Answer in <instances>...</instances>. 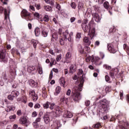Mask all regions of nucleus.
Segmentation results:
<instances>
[{
  "mask_svg": "<svg viewBox=\"0 0 129 129\" xmlns=\"http://www.w3.org/2000/svg\"><path fill=\"white\" fill-rule=\"evenodd\" d=\"M43 106L44 109H48V108L50 109V110H53V111L46 113V114L51 118L59 117V116L62 114V112H63V109L60 106L56 105L55 103L47 101L45 103L43 104Z\"/></svg>",
  "mask_w": 129,
  "mask_h": 129,
  "instance_id": "nucleus-1",
  "label": "nucleus"
},
{
  "mask_svg": "<svg viewBox=\"0 0 129 129\" xmlns=\"http://www.w3.org/2000/svg\"><path fill=\"white\" fill-rule=\"evenodd\" d=\"M80 84L78 86H75L72 91L71 98L75 101L78 102L81 99V94L80 91H82V88L83 87V84L84 83V79L83 78L80 79Z\"/></svg>",
  "mask_w": 129,
  "mask_h": 129,
  "instance_id": "nucleus-2",
  "label": "nucleus"
},
{
  "mask_svg": "<svg viewBox=\"0 0 129 129\" xmlns=\"http://www.w3.org/2000/svg\"><path fill=\"white\" fill-rule=\"evenodd\" d=\"M98 106L103 113H107L109 110V101L106 99L100 100L98 103Z\"/></svg>",
  "mask_w": 129,
  "mask_h": 129,
  "instance_id": "nucleus-3",
  "label": "nucleus"
},
{
  "mask_svg": "<svg viewBox=\"0 0 129 129\" xmlns=\"http://www.w3.org/2000/svg\"><path fill=\"white\" fill-rule=\"evenodd\" d=\"M116 118L118 119L119 125L121 129H129V124L126 121H123V116L122 115H118Z\"/></svg>",
  "mask_w": 129,
  "mask_h": 129,
  "instance_id": "nucleus-4",
  "label": "nucleus"
},
{
  "mask_svg": "<svg viewBox=\"0 0 129 129\" xmlns=\"http://www.w3.org/2000/svg\"><path fill=\"white\" fill-rule=\"evenodd\" d=\"M63 38H60L59 43L61 46H63L65 44V41H68L71 42V36L69 34L68 30H66L63 33Z\"/></svg>",
  "mask_w": 129,
  "mask_h": 129,
  "instance_id": "nucleus-5",
  "label": "nucleus"
},
{
  "mask_svg": "<svg viewBox=\"0 0 129 129\" xmlns=\"http://www.w3.org/2000/svg\"><path fill=\"white\" fill-rule=\"evenodd\" d=\"M92 25H93V21L91 20L88 24L89 27V32L88 35L91 38V40H92L93 39V37L95 36V28H93L91 29V27L92 26Z\"/></svg>",
  "mask_w": 129,
  "mask_h": 129,
  "instance_id": "nucleus-6",
  "label": "nucleus"
},
{
  "mask_svg": "<svg viewBox=\"0 0 129 129\" xmlns=\"http://www.w3.org/2000/svg\"><path fill=\"white\" fill-rule=\"evenodd\" d=\"M21 17L26 21H31V14L26 10L24 9L21 12Z\"/></svg>",
  "mask_w": 129,
  "mask_h": 129,
  "instance_id": "nucleus-7",
  "label": "nucleus"
},
{
  "mask_svg": "<svg viewBox=\"0 0 129 129\" xmlns=\"http://www.w3.org/2000/svg\"><path fill=\"white\" fill-rule=\"evenodd\" d=\"M0 59H2L4 63L8 62V58L6 57V49L4 47L0 50Z\"/></svg>",
  "mask_w": 129,
  "mask_h": 129,
  "instance_id": "nucleus-8",
  "label": "nucleus"
},
{
  "mask_svg": "<svg viewBox=\"0 0 129 129\" xmlns=\"http://www.w3.org/2000/svg\"><path fill=\"white\" fill-rule=\"evenodd\" d=\"M103 6L105 9L107 10L109 14L111 16L112 15V7L109 6V3L108 2H105L103 4Z\"/></svg>",
  "mask_w": 129,
  "mask_h": 129,
  "instance_id": "nucleus-9",
  "label": "nucleus"
},
{
  "mask_svg": "<svg viewBox=\"0 0 129 129\" xmlns=\"http://www.w3.org/2000/svg\"><path fill=\"white\" fill-rule=\"evenodd\" d=\"M8 82L12 83L14 82L15 78H16V72L15 71H10V74L9 75Z\"/></svg>",
  "mask_w": 129,
  "mask_h": 129,
  "instance_id": "nucleus-10",
  "label": "nucleus"
},
{
  "mask_svg": "<svg viewBox=\"0 0 129 129\" xmlns=\"http://www.w3.org/2000/svg\"><path fill=\"white\" fill-rule=\"evenodd\" d=\"M27 71L31 74H36L37 73V66L29 67Z\"/></svg>",
  "mask_w": 129,
  "mask_h": 129,
  "instance_id": "nucleus-11",
  "label": "nucleus"
},
{
  "mask_svg": "<svg viewBox=\"0 0 129 129\" xmlns=\"http://www.w3.org/2000/svg\"><path fill=\"white\" fill-rule=\"evenodd\" d=\"M20 123L24 126L26 127L28 126V119H27V117H21L19 120Z\"/></svg>",
  "mask_w": 129,
  "mask_h": 129,
  "instance_id": "nucleus-12",
  "label": "nucleus"
},
{
  "mask_svg": "<svg viewBox=\"0 0 129 129\" xmlns=\"http://www.w3.org/2000/svg\"><path fill=\"white\" fill-rule=\"evenodd\" d=\"M28 83L30 86H31V87L32 88H37V87H38V82H35V81H34L33 79L29 80L28 81Z\"/></svg>",
  "mask_w": 129,
  "mask_h": 129,
  "instance_id": "nucleus-13",
  "label": "nucleus"
},
{
  "mask_svg": "<svg viewBox=\"0 0 129 129\" xmlns=\"http://www.w3.org/2000/svg\"><path fill=\"white\" fill-rule=\"evenodd\" d=\"M60 103L61 104H67L68 102V98L65 97V94H62L60 98Z\"/></svg>",
  "mask_w": 129,
  "mask_h": 129,
  "instance_id": "nucleus-14",
  "label": "nucleus"
},
{
  "mask_svg": "<svg viewBox=\"0 0 129 129\" xmlns=\"http://www.w3.org/2000/svg\"><path fill=\"white\" fill-rule=\"evenodd\" d=\"M10 13L11 10L10 9L9 7L4 9L5 20H8V19H10Z\"/></svg>",
  "mask_w": 129,
  "mask_h": 129,
  "instance_id": "nucleus-15",
  "label": "nucleus"
},
{
  "mask_svg": "<svg viewBox=\"0 0 129 129\" xmlns=\"http://www.w3.org/2000/svg\"><path fill=\"white\" fill-rule=\"evenodd\" d=\"M107 48L110 53H113V54H114V53H116V49L114 48V47H113V45H112V44H108Z\"/></svg>",
  "mask_w": 129,
  "mask_h": 129,
  "instance_id": "nucleus-16",
  "label": "nucleus"
},
{
  "mask_svg": "<svg viewBox=\"0 0 129 129\" xmlns=\"http://www.w3.org/2000/svg\"><path fill=\"white\" fill-rule=\"evenodd\" d=\"M118 73V69H114V70H112L110 72L109 74H110V76L112 78H114V76L117 75Z\"/></svg>",
  "mask_w": 129,
  "mask_h": 129,
  "instance_id": "nucleus-17",
  "label": "nucleus"
},
{
  "mask_svg": "<svg viewBox=\"0 0 129 129\" xmlns=\"http://www.w3.org/2000/svg\"><path fill=\"white\" fill-rule=\"evenodd\" d=\"M69 69V72L70 73H74V72H76L77 67L76 64H71L70 66Z\"/></svg>",
  "mask_w": 129,
  "mask_h": 129,
  "instance_id": "nucleus-18",
  "label": "nucleus"
},
{
  "mask_svg": "<svg viewBox=\"0 0 129 129\" xmlns=\"http://www.w3.org/2000/svg\"><path fill=\"white\" fill-rule=\"evenodd\" d=\"M43 119L44 120L45 123L46 124H50V117L48 115V114H44L43 116Z\"/></svg>",
  "mask_w": 129,
  "mask_h": 129,
  "instance_id": "nucleus-19",
  "label": "nucleus"
},
{
  "mask_svg": "<svg viewBox=\"0 0 129 129\" xmlns=\"http://www.w3.org/2000/svg\"><path fill=\"white\" fill-rule=\"evenodd\" d=\"M102 127V123L100 122H97L92 125V129L94 128H101Z\"/></svg>",
  "mask_w": 129,
  "mask_h": 129,
  "instance_id": "nucleus-20",
  "label": "nucleus"
},
{
  "mask_svg": "<svg viewBox=\"0 0 129 129\" xmlns=\"http://www.w3.org/2000/svg\"><path fill=\"white\" fill-rule=\"evenodd\" d=\"M78 51L80 54H86V52L84 51V48H83L81 44L78 45Z\"/></svg>",
  "mask_w": 129,
  "mask_h": 129,
  "instance_id": "nucleus-21",
  "label": "nucleus"
},
{
  "mask_svg": "<svg viewBox=\"0 0 129 129\" xmlns=\"http://www.w3.org/2000/svg\"><path fill=\"white\" fill-rule=\"evenodd\" d=\"M73 116V114L70 111H67L63 114V117L66 118H71Z\"/></svg>",
  "mask_w": 129,
  "mask_h": 129,
  "instance_id": "nucleus-22",
  "label": "nucleus"
},
{
  "mask_svg": "<svg viewBox=\"0 0 129 129\" xmlns=\"http://www.w3.org/2000/svg\"><path fill=\"white\" fill-rule=\"evenodd\" d=\"M83 42L86 46H90V44H91V41L89 40V38L87 37L84 38Z\"/></svg>",
  "mask_w": 129,
  "mask_h": 129,
  "instance_id": "nucleus-23",
  "label": "nucleus"
},
{
  "mask_svg": "<svg viewBox=\"0 0 129 129\" xmlns=\"http://www.w3.org/2000/svg\"><path fill=\"white\" fill-rule=\"evenodd\" d=\"M59 83L61 86L64 87L65 84L66 83V82H65V78H64L63 77H61L59 80Z\"/></svg>",
  "mask_w": 129,
  "mask_h": 129,
  "instance_id": "nucleus-24",
  "label": "nucleus"
},
{
  "mask_svg": "<svg viewBox=\"0 0 129 129\" xmlns=\"http://www.w3.org/2000/svg\"><path fill=\"white\" fill-rule=\"evenodd\" d=\"M54 125L55 126L54 129H59V127L62 126V125L60 123V121H55L54 123Z\"/></svg>",
  "mask_w": 129,
  "mask_h": 129,
  "instance_id": "nucleus-25",
  "label": "nucleus"
},
{
  "mask_svg": "<svg viewBox=\"0 0 129 129\" xmlns=\"http://www.w3.org/2000/svg\"><path fill=\"white\" fill-rule=\"evenodd\" d=\"M16 109V107L14 106H7V108L6 109V111L7 112H10V111H14Z\"/></svg>",
  "mask_w": 129,
  "mask_h": 129,
  "instance_id": "nucleus-26",
  "label": "nucleus"
},
{
  "mask_svg": "<svg viewBox=\"0 0 129 129\" xmlns=\"http://www.w3.org/2000/svg\"><path fill=\"white\" fill-rule=\"evenodd\" d=\"M34 32L36 37H39V36H40L41 34V30H40L39 27H36L34 30Z\"/></svg>",
  "mask_w": 129,
  "mask_h": 129,
  "instance_id": "nucleus-27",
  "label": "nucleus"
},
{
  "mask_svg": "<svg viewBox=\"0 0 129 129\" xmlns=\"http://www.w3.org/2000/svg\"><path fill=\"white\" fill-rule=\"evenodd\" d=\"M42 97H44V98H47V90H46V88L45 87H43L42 89Z\"/></svg>",
  "mask_w": 129,
  "mask_h": 129,
  "instance_id": "nucleus-28",
  "label": "nucleus"
},
{
  "mask_svg": "<svg viewBox=\"0 0 129 129\" xmlns=\"http://www.w3.org/2000/svg\"><path fill=\"white\" fill-rule=\"evenodd\" d=\"M58 39V33L57 32H54L52 34V38L51 40L54 42V40H57Z\"/></svg>",
  "mask_w": 129,
  "mask_h": 129,
  "instance_id": "nucleus-29",
  "label": "nucleus"
},
{
  "mask_svg": "<svg viewBox=\"0 0 129 129\" xmlns=\"http://www.w3.org/2000/svg\"><path fill=\"white\" fill-rule=\"evenodd\" d=\"M82 29L83 30L85 33H86L88 31V26L85 25L84 24H81Z\"/></svg>",
  "mask_w": 129,
  "mask_h": 129,
  "instance_id": "nucleus-30",
  "label": "nucleus"
},
{
  "mask_svg": "<svg viewBox=\"0 0 129 129\" xmlns=\"http://www.w3.org/2000/svg\"><path fill=\"white\" fill-rule=\"evenodd\" d=\"M11 94L14 97V98L18 97V96H19V95H20V92H19L17 91H13L11 92Z\"/></svg>",
  "mask_w": 129,
  "mask_h": 129,
  "instance_id": "nucleus-31",
  "label": "nucleus"
},
{
  "mask_svg": "<svg viewBox=\"0 0 129 129\" xmlns=\"http://www.w3.org/2000/svg\"><path fill=\"white\" fill-rule=\"evenodd\" d=\"M60 92H61V87H60V86L56 87L55 89V91L54 93V95L55 96L58 95V94H59Z\"/></svg>",
  "mask_w": 129,
  "mask_h": 129,
  "instance_id": "nucleus-32",
  "label": "nucleus"
},
{
  "mask_svg": "<svg viewBox=\"0 0 129 129\" xmlns=\"http://www.w3.org/2000/svg\"><path fill=\"white\" fill-rule=\"evenodd\" d=\"M123 49L127 53L128 55L129 54V44L127 45L126 44H123Z\"/></svg>",
  "mask_w": 129,
  "mask_h": 129,
  "instance_id": "nucleus-33",
  "label": "nucleus"
},
{
  "mask_svg": "<svg viewBox=\"0 0 129 129\" xmlns=\"http://www.w3.org/2000/svg\"><path fill=\"white\" fill-rule=\"evenodd\" d=\"M31 43L33 45L34 48L36 49V48H37V45L38 44V41L32 39Z\"/></svg>",
  "mask_w": 129,
  "mask_h": 129,
  "instance_id": "nucleus-34",
  "label": "nucleus"
},
{
  "mask_svg": "<svg viewBox=\"0 0 129 129\" xmlns=\"http://www.w3.org/2000/svg\"><path fill=\"white\" fill-rule=\"evenodd\" d=\"M44 9L46 12H50V13L52 12V7L50 6H44Z\"/></svg>",
  "mask_w": 129,
  "mask_h": 129,
  "instance_id": "nucleus-35",
  "label": "nucleus"
},
{
  "mask_svg": "<svg viewBox=\"0 0 129 129\" xmlns=\"http://www.w3.org/2000/svg\"><path fill=\"white\" fill-rule=\"evenodd\" d=\"M44 21V22H49V16L46 15L44 17L42 18V19L40 20V22Z\"/></svg>",
  "mask_w": 129,
  "mask_h": 129,
  "instance_id": "nucleus-36",
  "label": "nucleus"
},
{
  "mask_svg": "<svg viewBox=\"0 0 129 129\" xmlns=\"http://www.w3.org/2000/svg\"><path fill=\"white\" fill-rule=\"evenodd\" d=\"M99 60H100V58L99 57H96L95 58V64L96 65H100L101 64V62L99 61Z\"/></svg>",
  "mask_w": 129,
  "mask_h": 129,
  "instance_id": "nucleus-37",
  "label": "nucleus"
},
{
  "mask_svg": "<svg viewBox=\"0 0 129 129\" xmlns=\"http://www.w3.org/2000/svg\"><path fill=\"white\" fill-rule=\"evenodd\" d=\"M41 34L43 37H47L48 36V31L46 29H43L41 31Z\"/></svg>",
  "mask_w": 129,
  "mask_h": 129,
  "instance_id": "nucleus-38",
  "label": "nucleus"
},
{
  "mask_svg": "<svg viewBox=\"0 0 129 129\" xmlns=\"http://www.w3.org/2000/svg\"><path fill=\"white\" fill-rule=\"evenodd\" d=\"M56 60H55V58H51L50 59V67H52L53 65H55L56 64Z\"/></svg>",
  "mask_w": 129,
  "mask_h": 129,
  "instance_id": "nucleus-39",
  "label": "nucleus"
},
{
  "mask_svg": "<svg viewBox=\"0 0 129 129\" xmlns=\"http://www.w3.org/2000/svg\"><path fill=\"white\" fill-rule=\"evenodd\" d=\"M116 32V28L115 26H112L109 29L110 34L111 33H115Z\"/></svg>",
  "mask_w": 129,
  "mask_h": 129,
  "instance_id": "nucleus-40",
  "label": "nucleus"
},
{
  "mask_svg": "<svg viewBox=\"0 0 129 129\" xmlns=\"http://www.w3.org/2000/svg\"><path fill=\"white\" fill-rule=\"evenodd\" d=\"M72 58H69V57H66L65 60L63 61V63H67V64L69 63H71V60H72Z\"/></svg>",
  "mask_w": 129,
  "mask_h": 129,
  "instance_id": "nucleus-41",
  "label": "nucleus"
},
{
  "mask_svg": "<svg viewBox=\"0 0 129 129\" xmlns=\"http://www.w3.org/2000/svg\"><path fill=\"white\" fill-rule=\"evenodd\" d=\"M37 69L38 70L39 74H43V69L42 68V67L38 66L37 67Z\"/></svg>",
  "mask_w": 129,
  "mask_h": 129,
  "instance_id": "nucleus-42",
  "label": "nucleus"
},
{
  "mask_svg": "<svg viewBox=\"0 0 129 129\" xmlns=\"http://www.w3.org/2000/svg\"><path fill=\"white\" fill-rule=\"evenodd\" d=\"M8 99H9V100H11V101H13V100H14L15 97L13 96L12 94L10 95H9L7 97Z\"/></svg>",
  "mask_w": 129,
  "mask_h": 129,
  "instance_id": "nucleus-43",
  "label": "nucleus"
},
{
  "mask_svg": "<svg viewBox=\"0 0 129 129\" xmlns=\"http://www.w3.org/2000/svg\"><path fill=\"white\" fill-rule=\"evenodd\" d=\"M91 14L94 19H95V18H97V17H98L99 16L98 14L96 13V12H91Z\"/></svg>",
  "mask_w": 129,
  "mask_h": 129,
  "instance_id": "nucleus-44",
  "label": "nucleus"
},
{
  "mask_svg": "<svg viewBox=\"0 0 129 129\" xmlns=\"http://www.w3.org/2000/svg\"><path fill=\"white\" fill-rule=\"evenodd\" d=\"M32 96V100L33 101H37V100H38V95L37 94H35Z\"/></svg>",
  "mask_w": 129,
  "mask_h": 129,
  "instance_id": "nucleus-45",
  "label": "nucleus"
},
{
  "mask_svg": "<svg viewBox=\"0 0 129 129\" xmlns=\"http://www.w3.org/2000/svg\"><path fill=\"white\" fill-rule=\"evenodd\" d=\"M33 126L34 127H35V128H39V123H38V122H33Z\"/></svg>",
  "mask_w": 129,
  "mask_h": 129,
  "instance_id": "nucleus-46",
  "label": "nucleus"
},
{
  "mask_svg": "<svg viewBox=\"0 0 129 129\" xmlns=\"http://www.w3.org/2000/svg\"><path fill=\"white\" fill-rule=\"evenodd\" d=\"M103 67L105 68V69H106V70H110L111 69V67L107 64H104Z\"/></svg>",
  "mask_w": 129,
  "mask_h": 129,
  "instance_id": "nucleus-47",
  "label": "nucleus"
},
{
  "mask_svg": "<svg viewBox=\"0 0 129 129\" xmlns=\"http://www.w3.org/2000/svg\"><path fill=\"white\" fill-rule=\"evenodd\" d=\"M29 93L30 95H31L32 96L36 94V92H35V91L34 90H30L29 92Z\"/></svg>",
  "mask_w": 129,
  "mask_h": 129,
  "instance_id": "nucleus-48",
  "label": "nucleus"
},
{
  "mask_svg": "<svg viewBox=\"0 0 129 129\" xmlns=\"http://www.w3.org/2000/svg\"><path fill=\"white\" fill-rule=\"evenodd\" d=\"M18 85H19L18 82L15 81L14 84L12 85V87L13 88H17V87H18Z\"/></svg>",
  "mask_w": 129,
  "mask_h": 129,
  "instance_id": "nucleus-49",
  "label": "nucleus"
},
{
  "mask_svg": "<svg viewBox=\"0 0 129 129\" xmlns=\"http://www.w3.org/2000/svg\"><path fill=\"white\" fill-rule=\"evenodd\" d=\"M105 81L106 82H108V83H110V78L108 75L105 76Z\"/></svg>",
  "mask_w": 129,
  "mask_h": 129,
  "instance_id": "nucleus-50",
  "label": "nucleus"
},
{
  "mask_svg": "<svg viewBox=\"0 0 129 129\" xmlns=\"http://www.w3.org/2000/svg\"><path fill=\"white\" fill-rule=\"evenodd\" d=\"M100 17H99V15L96 17L95 18H94V20L95 21V22H97V23H99V22H100Z\"/></svg>",
  "mask_w": 129,
  "mask_h": 129,
  "instance_id": "nucleus-51",
  "label": "nucleus"
},
{
  "mask_svg": "<svg viewBox=\"0 0 129 129\" xmlns=\"http://www.w3.org/2000/svg\"><path fill=\"white\" fill-rule=\"evenodd\" d=\"M62 58V55L61 54H59L57 56V57L56 58V60L57 62H59L60 60Z\"/></svg>",
  "mask_w": 129,
  "mask_h": 129,
  "instance_id": "nucleus-52",
  "label": "nucleus"
},
{
  "mask_svg": "<svg viewBox=\"0 0 129 129\" xmlns=\"http://www.w3.org/2000/svg\"><path fill=\"white\" fill-rule=\"evenodd\" d=\"M71 6L72 7V9H76V4L74 2H72L71 4Z\"/></svg>",
  "mask_w": 129,
  "mask_h": 129,
  "instance_id": "nucleus-53",
  "label": "nucleus"
},
{
  "mask_svg": "<svg viewBox=\"0 0 129 129\" xmlns=\"http://www.w3.org/2000/svg\"><path fill=\"white\" fill-rule=\"evenodd\" d=\"M46 3H47V4H49L50 6H54V2L52 1L47 0V1H46Z\"/></svg>",
  "mask_w": 129,
  "mask_h": 129,
  "instance_id": "nucleus-54",
  "label": "nucleus"
},
{
  "mask_svg": "<svg viewBox=\"0 0 129 129\" xmlns=\"http://www.w3.org/2000/svg\"><path fill=\"white\" fill-rule=\"evenodd\" d=\"M10 119H16L17 118V115L16 114L11 115L9 116Z\"/></svg>",
  "mask_w": 129,
  "mask_h": 129,
  "instance_id": "nucleus-55",
  "label": "nucleus"
},
{
  "mask_svg": "<svg viewBox=\"0 0 129 129\" xmlns=\"http://www.w3.org/2000/svg\"><path fill=\"white\" fill-rule=\"evenodd\" d=\"M88 46L89 45H86L85 46V49H86L87 53H89V52H90V47H89Z\"/></svg>",
  "mask_w": 129,
  "mask_h": 129,
  "instance_id": "nucleus-56",
  "label": "nucleus"
},
{
  "mask_svg": "<svg viewBox=\"0 0 129 129\" xmlns=\"http://www.w3.org/2000/svg\"><path fill=\"white\" fill-rule=\"evenodd\" d=\"M72 57V55L71 54V52H67L66 54V57L67 58H71Z\"/></svg>",
  "mask_w": 129,
  "mask_h": 129,
  "instance_id": "nucleus-57",
  "label": "nucleus"
},
{
  "mask_svg": "<svg viewBox=\"0 0 129 129\" xmlns=\"http://www.w3.org/2000/svg\"><path fill=\"white\" fill-rule=\"evenodd\" d=\"M55 8H56V9H57L58 10V11L61 10V6H60V4H56Z\"/></svg>",
  "mask_w": 129,
  "mask_h": 129,
  "instance_id": "nucleus-58",
  "label": "nucleus"
},
{
  "mask_svg": "<svg viewBox=\"0 0 129 129\" xmlns=\"http://www.w3.org/2000/svg\"><path fill=\"white\" fill-rule=\"evenodd\" d=\"M40 107H41V105L39 103H36L34 105V108H35V109H37V108H40Z\"/></svg>",
  "mask_w": 129,
  "mask_h": 129,
  "instance_id": "nucleus-59",
  "label": "nucleus"
},
{
  "mask_svg": "<svg viewBox=\"0 0 129 129\" xmlns=\"http://www.w3.org/2000/svg\"><path fill=\"white\" fill-rule=\"evenodd\" d=\"M83 73H84V72H83V71L82 70V69H79L78 74L79 75H83Z\"/></svg>",
  "mask_w": 129,
  "mask_h": 129,
  "instance_id": "nucleus-60",
  "label": "nucleus"
},
{
  "mask_svg": "<svg viewBox=\"0 0 129 129\" xmlns=\"http://www.w3.org/2000/svg\"><path fill=\"white\" fill-rule=\"evenodd\" d=\"M119 95H120V99L122 100V99H123V92L122 91L120 92Z\"/></svg>",
  "mask_w": 129,
  "mask_h": 129,
  "instance_id": "nucleus-61",
  "label": "nucleus"
},
{
  "mask_svg": "<svg viewBox=\"0 0 129 129\" xmlns=\"http://www.w3.org/2000/svg\"><path fill=\"white\" fill-rule=\"evenodd\" d=\"M17 114L19 116H21V115H22V110L19 109L17 112Z\"/></svg>",
  "mask_w": 129,
  "mask_h": 129,
  "instance_id": "nucleus-62",
  "label": "nucleus"
},
{
  "mask_svg": "<svg viewBox=\"0 0 129 129\" xmlns=\"http://www.w3.org/2000/svg\"><path fill=\"white\" fill-rule=\"evenodd\" d=\"M106 91H108V92H109L111 90V88L110 86H107L105 89Z\"/></svg>",
  "mask_w": 129,
  "mask_h": 129,
  "instance_id": "nucleus-63",
  "label": "nucleus"
},
{
  "mask_svg": "<svg viewBox=\"0 0 129 129\" xmlns=\"http://www.w3.org/2000/svg\"><path fill=\"white\" fill-rule=\"evenodd\" d=\"M49 127H50V124L47 125H44V128H42V129H49Z\"/></svg>",
  "mask_w": 129,
  "mask_h": 129,
  "instance_id": "nucleus-64",
  "label": "nucleus"
}]
</instances>
